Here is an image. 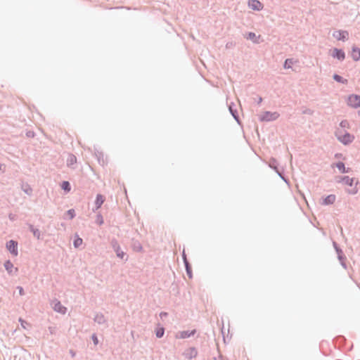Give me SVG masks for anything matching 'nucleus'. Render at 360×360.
<instances>
[{
  "label": "nucleus",
  "mask_w": 360,
  "mask_h": 360,
  "mask_svg": "<svg viewBox=\"0 0 360 360\" xmlns=\"http://www.w3.org/2000/svg\"><path fill=\"white\" fill-rule=\"evenodd\" d=\"M335 135L337 139L345 146L351 143L354 139V136L353 135L347 131H345V133H343L340 129H338L335 131Z\"/></svg>",
  "instance_id": "obj_1"
},
{
  "label": "nucleus",
  "mask_w": 360,
  "mask_h": 360,
  "mask_svg": "<svg viewBox=\"0 0 360 360\" xmlns=\"http://www.w3.org/2000/svg\"><path fill=\"white\" fill-rule=\"evenodd\" d=\"M110 245L114 250V252L116 253V256L123 260L127 261V257H125L126 253L121 249L118 241L115 238H112L110 241Z\"/></svg>",
  "instance_id": "obj_2"
},
{
  "label": "nucleus",
  "mask_w": 360,
  "mask_h": 360,
  "mask_svg": "<svg viewBox=\"0 0 360 360\" xmlns=\"http://www.w3.org/2000/svg\"><path fill=\"white\" fill-rule=\"evenodd\" d=\"M278 117L279 114L277 112L265 111L259 115V120L261 122H271L276 120Z\"/></svg>",
  "instance_id": "obj_3"
},
{
  "label": "nucleus",
  "mask_w": 360,
  "mask_h": 360,
  "mask_svg": "<svg viewBox=\"0 0 360 360\" xmlns=\"http://www.w3.org/2000/svg\"><path fill=\"white\" fill-rule=\"evenodd\" d=\"M347 105L353 108L360 107V96L357 94H351L347 98Z\"/></svg>",
  "instance_id": "obj_4"
},
{
  "label": "nucleus",
  "mask_w": 360,
  "mask_h": 360,
  "mask_svg": "<svg viewBox=\"0 0 360 360\" xmlns=\"http://www.w3.org/2000/svg\"><path fill=\"white\" fill-rule=\"evenodd\" d=\"M333 37L338 41H345L349 38V32L346 30H335L333 33Z\"/></svg>",
  "instance_id": "obj_5"
},
{
  "label": "nucleus",
  "mask_w": 360,
  "mask_h": 360,
  "mask_svg": "<svg viewBox=\"0 0 360 360\" xmlns=\"http://www.w3.org/2000/svg\"><path fill=\"white\" fill-rule=\"evenodd\" d=\"M6 248L10 253L14 256H17L18 254V242L13 240H10L6 243Z\"/></svg>",
  "instance_id": "obj_6"
},
{
  "label": "nucleus",
  "mask_w": 360,
  "mask_h": 360,
  "mask_svg": "<svg viewBox=\"0 0 360 360\" xmlns=\"http://www.w3.org/2000/svg\"><path fill=\"white\" fill-rule=\"evenodd\" d=\"M269 167L273 169L276 172V174L285 181L286 182L287 184H288V179L283 176V172H281L278 168V166H277V162L276 160V159L274 158H272L270 160V162H269Z\"/></svg>",
  "instance_id": "obj_7"
},
{
  "label": "nucleus",
  "mask_w": 360,
  "mask_h": 360,
  "mask_svg": "<svg viewBox=\"0 0 360 360\" xmlns=\"http://www.w3.org/2000/svg\"><path fill=\"white\" fill-rule=\"evenodd\" d=\"M334 58L338 59V60L342 61L345 58V53L341 49L334 48L333 50V53L331 55Z\"/></svg>",
  "instance_id": "obj_8"
},
{
  "label": "nucleus",
  "mask_w": 360,
  "mask_h": 360,
  "mask_svg": "<svg viewBox=\"0 0 360 360\" xmlns=\"http://www.w3.org/2000/svg\"><path fill=\"white\" fill-rule=\"evenodd\" d=\"M336 181L338 183H343L350 187H352L354 182V178H350L348 176H338Z\"/></svg>",
  "instance_id": "obj_9"
},
{
  "label": "nucleus",
  "mask_w": 360,
  "mask_h": 360,
  "mask_svg": "<svg viewBox=\"0 0 360 360\" xmlns=\"http://www.w3.org/2000/svg\"><path fill=\"white\" fill-rule=\"evenodd\" d=\"M229 110L231 115L233 116L234 120L237 122L238 124H240V118L238 114L237 109L236 108V105L233 103H231L229 105Z\"/></svg>",
  "instance_id": "obj_10"
},
{
  "label": "nucleus",
  "mask_w": 360,
  "mask_h": 360,
  "mask_svg": "<svg viewBox=\"0 0 360 360\" xmlns=\"http://www.w3.org/2000/svg\"><path fill=\"white\" fill-rule=\"evenodd\" d=\"M198 354L197 349L195 347H190L184 352V355L186 359H192Z\"/></svg>",
  "instance_id": "obj_11"
},
{
  "label": "nucleus",
  "mask_w": 360,
  "mask_h": 360,
  "mask_svg": "<svg viewBox=\"0 0 360 360\" xmlns=\"http://www.w3.org/2000/svg\"><path fill=\"white\" fill-rule=\"evenodd\" d=\"M248 6L254 11H260L262 8V4L258 0H250Z\"/></svg>",
  "instance_id": "obj_12"
},
{
  "label": "nucleus",
  "mask_w": 360,
  "mask_h": 360,
  "mask_svg": "<svg viewBox=\"0 0 360 360\" xmlns=\"http://www.w3.org/2000/svg\"><path fill=\"white\" fill-rule=\"evenodd\" d=\"M196 330H183L179 333V335L177 336V338L181 339H186L188 338L191 336H193L195 334Z\"/></svg>",
  "instance_id": "obj_13"
},
{
  "label": "nucleus",
  "mask_w": 360,
  "mask_h": 360,
  "mask_svg": "<svg viewBox=\"0 0 360 360\" xmlns=\"http://www.w3.org/2000/svg\"><path fill=\"white\" fill-rule=\"evenodd\" d=\"M351 56L354 61L360 60V49L354 46L352 48Z\"/></svg>",
  "instance_id": "obj_14"
},
{
  "label": "nucleus",
  "mask_w": 360,
  "mask_h": 360,
  "mask_svg": "<svg viewBox=\"0 0 360 360\" xmlns=\"http://www.w3.org/2000/svg\"><path fill=\"white\" fill-rule=\"evenodd\" d=\"M53 309L56 312L64 314H65L67 309L64 306L62 305L60 302L56 300V302L54 303Z\"/></svg>",
  "instance_id": "obj_15"
},
{
  "label": "nucleus",
  "mask_w": 360,
  "mask_h": 360,
  "mask_svg": "<svg viewBox=\"0 0 360 360\" xmlns=\"http://www.w3.org/2000/svg\"><path fill=\"white\" fill-rule=\"evenodd\" d=\"M94 321L99 325L105 324L107 321L102 313H97L94 316Z\"/></svg>",
  "instance_id": "obj_16"
},
{
  "label": "nucleus",
  "mask_w": 360,
  "mask_h": 360,
  "mask_svg": "<svg viewBox=\"0 0 360 360\" xmlns=\"http://www.w3.org/2000/svg\"><path fill=\"white\" fill-rule=\"evenodd\" d=\"M335 167L339 169L341 173L345 174L349 173L351 171V168L346 167L345 163L342 162H338L335 164Z\"/></svg>",
  "instance_id": "obj_17"
},
{
  "label": "nucleus",
  "mask_w": 360,
  "mask_h": 360,
  "mask_svg": "<svg viewBox=\"0 0 360 360\" xmlns=\"http://www.w3.org/2000/svg\"><path fill=\"white\" fill-rule=\"evenodd\" d=\"M336 199V196L333 194L327 195L323 200L322 205H333Z\"/></svg>",
  "instance_id": "obj_18"
},
{
  "label": "nucleus",
  "mask_w": 360,
  "mask_h": 360,
  "mask_svg": "<svg viewBox=\"0 0 360 360\" xmlns=\"http://www.w3.org/2000/svg\"><path fill=\"white\" fill-rule=\"evenodd\" d=\"M260 36H256L255 33L249 32L247 34L246 39L252 41L254 43H259V39Z\"/></svg>",
  "instance_id": "obj_19"
},
{
  "label": "nucleus",
  "mask_w": 360,
  "mask_h": 360,
  "mask_svg": "<svg viewBox=\"0 0 360 360\" xmlns=\"http://www.w3.org/2000/svg\"><path fill=\"white\" fill-rule=\"evenodd\" d=\"M104 202V198L101 194H97L95 200L96 209L98 210Z\"/></svg>",
  "instance_id": "obj_20"
},
{
  "label": "nucleus",
  "mask_w": 360,
  "mask_h": 360,
  "mask_svg": "<svg viewBox=\"0 0 360 360\" xmlns=\"http://www.w3.org/2000/svg\"><path fill=\"white\" fill-rule=\"evenodd\" d=\"M333 79L336 81L338 83H340V84H347L348 83V80L343 78L342 76L338 75V74H334L333 75Z\"/></svg>",
  "instance_id": "obj_21"
},
{
  "label": "nucleus",
  "mask_w": 360,
  "mask_h": 360,
  "mask_svg": "<svg viewBox=\"0 0 360 360\" xmlns=\"http://www.w3.org/2000/svg\"><path fill=\"white\" fill-rule=\"evenodd\" d=\"M29 229L33 233L34 237H36L37 239H40L41 232L38 229L34 228V226L32 224H29Z\"/></svg>",
  "instance_id": "obj_22"
},
{
  "label": "nucleus",
  "mask_w": 360,
  "mask_h": 360,
  "mask_svg": "<svg viewBox=\"0 0 360 360\" xmlns=\"http://www.w3.org/2000/svg\"><path fill=\"white\" fill-rule=\"evenodd\" d=\"M6 270L7 271V272L8 273V274H12V271H13V263L11 262V260H6L5 262H4V264Z\"/></svg>",
  "instance_id": "obj_23"
},
{
  "label": "nucleus",
  "mask_w": 360,
  "mask_h": 360,
  "mask_svg": "<svg viewBox=\"0 0 360 360\" xmlns=\"http://www.w3.org/2000/svg\"><path fill=\"white\" fill-rule=\"evenodd\" d=\"M61 188L65 192H69L71 190V186L69 181H63L61 184Z\"/></svg>",
  "instance_id": "obj_24"
},
{
  "label": "nucleus",
  "mask_w": 360,
  "mask_h": 360,
  "mask_svg": "<svg viewBox=\"0 0 360 360\" xmlns=\"http://www.w3.org/2000/svg\"><path fill=\"white\" fill-rule=\"evenodd\" d=\"M184 266H185L186 271L188 276L190 278H191L193 277V274H192L191 266L189 262H186V264H184Z\"/></svg>",
  "instance_id": "obj_25"
},
{
  "label": "nucleus",
  "mask_w": 360,
  "mask_h": 360,
  "mask_svg": "<svg viewBox=\"0 0 360 360\" xmlns=\"http://www.w3.org/2000/svg\"><path fill=\"white\" fill-rule=\"evenodd\" d=\"M77 162V158L74 155H70L67 160L68 166L70 167Z\"/></svg>",
  "instance_id": "obj_26"
},
{
  "label": "nucleus",
  "mask_w": 360,
  "mask_h": 360,
  "mask_svg": "<svg viewBox=\"0 0 360 360\" xmlns=\"http://www.w3.org/2000/svg\"><path fill=\"white\" fill-rule=\"evenodd\" d=\"M82 239L78 236L74 239L73 245L75 248H79L82 244Z\"/></svg>",
  "instance_id": "obj_27"
},
{
  "label": "nucleus",
  "mask_w": 360,
  "mask_h": 360,
  "mask_svg": "<svg viewBox=\"0 0 360 360\" xmlns=\"http://www.w3.org/2000/svg\"><path fill=\"white\" fill-rule=\"evenodd\" d=\"M164 333H165V328L163 327H160V328H157L156 332H155V335L158 338H161L162 337H163Z\"/></svg>",
  "instance_id": "obj_28"
},
{
  "label": "nucleus",
  "mask_w": 360,
  "mask_h": 360,
  "mask_svg": "<svg viewBox=\"0 0 360 360\" xmlns=\"http://www.w3.org/2000/svg\"><path fill=\"white\" fill-rule=\"evenodd\" d=\"M293 64V59L292 58H287L285 62L283 67L285 69H289L291 68V65Z\"/></svg>",
  "instance_id": "obj_29"
},
{
  "label": "nucleus",
  "mask_w": 360,
  "mask_h": 360,
  "mask_svg": "<svg viewBox=\"0 0 360 360\" xmlns=\"http://www.w3.org/2000/svg\"><path fill=\"white\" fill-rule=\"evenodd\" d=\"M338 255V258L339 261L345 260L346 257L344 255V253L342 250V249H337V251H335Z\"/></svg>",
  "instance_id": "obj_30"
},
{
  "label": "nucleus",
  "mask_w": 360,
  "mask_h": 360,
  "mask_svg": "<svg viewBox=\"0 0 360 360\" xmlns=\"http://www.w3.org/2000/svg\"><path fill=\"white\" fill-rule=\"evenodd\" d=\"M22 191L29 195H30L32 193V189L27 184L25 186H22Z\"/></svg>",
  "instance_id": "obj_31"
},
{
  "label": "nucleus",
  "mask_w": 360,
  "mask_h": 360,
  "mask_svg": "<svg viewBox=\"0 0 360 360\" xmlns=\"http://www.w3.org/2000/svg\"><path fill=\"white\" fill-rule=\"evenodd\" d=\"M67 214L69 216L70 219H73L75 217V211L74 209H70L67 211Z\"/></svg>",
  "instance_id": "obj_32"
},
{
  "label": "nucleus",
  "mask_w": 360,
  "mask_h": 360,
  "mask_svg": "<svg viewBox=\"0 0 360 360\" xmlns=\"http://www.w3.org/2000/svg\"><path fill=\"white\" fill-rule=\"evenodd\" d=\"M96 222L99 225H102L103 224V218L101 214H98L96 216Z\"/></svg>",
  "instance_id": "obj_33"
},
{
  "label": "nucleus",
  "mask_w": 360,
  "mask_h": 360,
  "mask_svg": "<svg viewBox=\"0 0 360 360\" xmlns=\"http://www.w3.org/2000/svg\"><path fill=\"white\" fill-rule=\"evenodd\" d=\"M349 126V124L347 120H342L340 123V127L342 128H348Z\"/></svg>",
  "instance_id": "obj_34"
},
{
  "label": "nucleus",
  "mask_w": 360,
  "mask_h": 360,
  "mask_svg": "<svg viewBox=\"0 0 360 360\" xmlns=\"http://www.w3.org/2000/svg\"><path fill=\"white\" fill-rule=\"evenodd\" d=\"M358 192L357 188L355 186L351 189L347 190V193L350 195H354Z\"/></svg>",
  "instance_id": "obj_35"
},
{
  "label": "nucleus",
  "mask_w": 360,
  "mask_h": 360,
  "mask_svg": "<svg viewBox=\"0 0 360 360\" xmlns=\"http://www.w3.org/2000/svg\"><path fill=\"white\" fill-rule=\"evenodd\" d=\"M91 339H92V341H93V342H94V344L95 345H98V340L97 335H96L95 333H94V334L92 335V336H91Z\"/></svg>",
  "instance_id": "obj_36"
},
{
  "label": "nucleus",
  "mask_w": 360,
  "mask_h": 360,
  "mask_svg": "<svg viewBox=\"0 0 360 360\" xmlns=\"http://www.w3.org/2000/svg\"><path fill=\"white\" fill-rule=\"evenodd\" d=\"M19 322H20L21 326L24 328H26V326L29 324L27 321H24L21 318L19 319Z\"/></svg>",
  "instance_id": "obj_37"
},
{
  "label": "nucleus",
  "mask_w": 360,
  "mask_h": 360,
  "mask_svg": "<svg viewBox=\"0 0 360 360\" xmlns=\"http://www.w3.org/2000/svg\"><path fill=\"white\" fill-rule=\"evenodd\" d=\"M235 46V43L233 41H229L226 44V49H229Z\"/></svg>",
  "instance_id": "obj_38"
},
{
  "label": "nucleus",
  "mask_w": 360,
  "mask_h": 360,
  "mask_svg": "<svg viewBox=\"0 0 360 360\" xmlns=\"http://www.w3.org/2000/svg\"><path fill=\"white\" fill-rule=\"evenodd\" d=\"M17 289L18 290V292H19V294L20 295H23L25 294L24 292V289L22 288V287L21 286H18L17 287Z\"/></svg>",
  "instance_id": "obj_39"
},
{
  "label": "nucleus",
  "mask_w": 360,
  "mask_h": 360,
  "mask_svg": "<svg viewBox=\"0 0 360 360\" xmlns=\"http://www.w3.org/2000/svg\"><path fill=\"white\" fill-rule=\"evenodd\" d=\"M26 136L27 137H34V131H28L27 133H26Z\"/></svg>",
  "instance_id": "obj_40"
},
{
  "label": "nucleus",
  "mask_w": 360,
  "mask_h": 360,
  "mask_svg": "<svg viewBox=\"0 0 360 360\" xmlns=\"http://www.w3.org/2000/svg\"><path fill=\"white\" fill-rule=\"evenodd\" d=\"M182 259H183V261H184V264H186V262H188L187 258H186V255L185 254L184 250L182 252Z\"/></svg>",
  "instance_id": "obj_41"
},
{
  "label": "nucleus",
  "mask_w": 360,
  "mask_h": 360,
  "mask_svg": "<svg viewBox=\"0 0 360 360\" xmlns=\"http://www.w3.org/2000/svg\"><path fill=\"white\" fill-rule=\"evenodd\" d=\"M167 315H168V314L167 312H165V311H162V312L160 313V317L161 319L167 316Z\"/></svg>",
  "instance_id": "obj_42"
},
{
  "label": "nucleus",
  "mask_w": 360,
  "mask_h": 360,
  "mask_svg": "<svg viewBox=\"0 0 360 360\" xmlns=\"http://www.w3.org/2000/svg\"><path fill=\"white\" fill-rule=\"evenodd\" d=\"M333 247H334V248H335V251H337V249H341V248L338 245V244H337V243H336V242H333Z\"/></svg>",
  "instance_id": "obj_43"
},
{
  "label": "nucleus",
  "mask_w": 360,
  "mask_h": 360,
  "mask_svg": "<svg viewBox=\"0 0 360 360\" xmlns=\"http://www.w3.org/2000/svg\"><path fill=\"white\" fill-rule=\"evenodd\" d=\"M340 264H341L342 266L344 269H347V265H346V263L345 262V260H342V261H340Z\"/></svg>",
  "instance_id": "obj_44"
},
{
  "label": "nucleus",
  "mask_w": 360,
  "mask_h": 360,
  "mask_svg": "<svg viewBox=\"0 0 360 360\" xmlns=\"http://www.w3.org/2000/svg\"><path fill=\"white\" fill-rule=\"evenodd\" d=\"M262 97H259L257 103L259 104V103H262Z\"/></svg>",
  "instance_id": "obj_45"
},
{
  "label": "nucleus",
  "mask_w": 360,
  "mask_h": 360,
  "mask_svg": "<svg viewBox=\"0 0 360 360\" xmlns=\"http://www.w3.org/2000/svg\"><path fill=\"white\" fill-rule=\"evenodd\" d=\"M70 354L72 356H75V354L72 350H70Z\"/></svg>",
  "instance_id": "obj_46"
},
{
  "label": "nucleus",
  "mask_w": 360,
  "mask_h": 360,
  "mask_svg": "<svg viewBox=\"0 0 360 360\" xmlns=\"http://www.w3.org/2000/svg\"><path fill=\"white\" fill-rule=\"evenodd\" d=\"M4 165L0 164V171L3 170Z\"/></svg>",
  "instance_id": "obj_47"
},
{
  "label": "nucleus",
  "mask_w": 360,
  "mask_h": 360,
  "mask_svg": "<svg viewBox=\"0 0 360 360\" xmlns=\"http://www.w3.org/2000/svg\"><path fill=\"white\" fill-rule=\"evenodd\" d=\"M9 218L11 219H13V217H11V214L9 215Z\"/></svg>",
  "instance_id": "obj_48"
},
{
  "label": "nucleus",
  "mask_w": 360,
  "mask_h": 360,
  "mask_svg": "<svg viewBox=\"0 0 360 360\" xmlns=\"http://www.w3.org/2000/svg\"><path fill=\"white\" fill-rule=\"evenodd\" d=\"M358 115L360 116V110L358 111Z\"/></svg>",
  "instance_id": "obj_49"
},
{
  "label": "nucleus",
  "mask_w": 360,
  "mask_h": 360,
  "mask_svg": "<svg viewBox=\"0 0 360 360\" xmlns=\"http://www.w3.org/2000/svg\"><path fill=\"white\" fill-rule=\"evenodd\" d=\"M39 360H40V359H39Z\"/></svg>",
  "instance_id": "obj_50"
}]
</instances>
